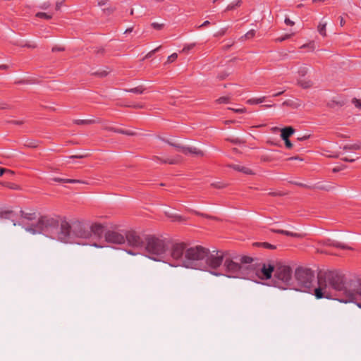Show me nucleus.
Instances as JSON below:
<instances>
[{"label": "nucleus", "instance_id": "8", "mask_svg": "<svg viewBox=\"0 0 361 361\" xmlns=\"http://www.w3.org/2000/svg\"><path fill=\"white\" fill-rule=\"evenodd\" d=\"M224 256L219 251H214L210 252L207 250V256L204 258L206 264L209 268L216 269L223 262Z\"/></svg>", "mask_w": 361, "mask_h": 361}, {"label": "nucleus", "instance_id": "33", "mask_svg": "<svg viewBox=\"0 0 361 361\" xmlns=\"http://www.w3.org/2000/svg\"><path fill=\"white\" fill-rule=\"evenodd\" d=\"M143 89L141 87H137L135 88H132L128 90V92L136 93V94H142L143 92Z\"/></svg>", "mask_w": 361, "mask_h": 361}, {"label": "nucleus", "instance_id": "44", "mask_svg": "<svg viewBox=\"0 0 361 361\" xmlns=\"http://www.w3.org/2000/svg\"><path fill=\"white\" fill-rule=\"evenodd\" d=\"M152 26L155 28V29H157V30H160L163 27L164 25L163 24H159V23H153L152 24Z\"/></svg>", "mask_w": 361, "mask_h": 361}, {"label": "nucleus", "instance_id": "47", "mask_svg": "<svg viewBox=\"0 0 361 361\" xmlns=\"http://www.w3.org/2000/svg\"><path fill=\"white\" fill-rule=\"evenodd\" d=\"M115 8L113 7H108L104 9V11L106 12L107 14H111L114 11Z\"/></svg>", "mask_w": 361, "mask_h": 361}, {"label": "nucleus", "instance_id": "21", "mask_svg": "<svg viewBox=\"0 0 361 361\" xmlns=\"http://www.w3.org/2000/svg\"><path fill=\"white\" fill-rule=\"evenodd\" d=\"M308 72L309 68L307 65H301L300 66L298 67L297 71V73L299 75L300 78L306 75Z\"/></svg>", "mask_w": 361, "mask_h": 361}, {"label": "nucleus", "instance_id": "42", "mask_svg": "<svg viewBox=\"0 0 361 361\" xmlns=\"http://www.w3.org/2000/svg\"><path fill=\"white\" fill-rule=\"evenodd\" d=\"M49 6H50L49 3L44 2V3L42 4L41 5H39V8L42 10H46L49 7Z\"/></svg>", "mask_w": 361, "mask_h": 361}, {"label": "nucleus", "instance_id": "55", "mask_svg": "<svg viewBox=\"0 0 361 361\" xmlns=\"http://www.w3.org/2000/svg\"><path fill=\"white\" fill-rule=\"evenodd\" d=\"M61 6H62V3L61 2H56V10L59 11L61 8Z\"/></svg>", "mask_w": 361, "mask_h": 361}, {"label": "nucleus", "instance_id": "48", "mask_svg": "<svg viewBox=\"0 0 361 361\" xmlns=\"http://www.w3.org/2000/svg\"><path fill=\"white\" fill-rule=\"evenodd\" d=\"M108 0H97V6H103L106 4Z\"/></svg>", "mask_w": 361, "mask_h": 361}, {"label": "nucleus", "instance_id": "18", "mask_svg": "<svg viewBox=\"0 0 361 361\" xmlns=\"http://www.w3.org/2000/svg\"><path fill=\"white\" fill-rule=\"evenodd\" d=\"M230 166L231 168H233L234 170L243 172V173H244L245 174H253L254 173L250 169H249L247 167H245V166H243L231 165Z\"/></svg>", "mask_w": 361, "mask_h": 361}, {"label": "nucleus", "instance_id": "32", "mask_svg": "<svg viewBox=\"0 0 361 361\" xmlns=\"http://www.w3.org/2000/svg\"><path fill=\"white\" fill-rule=\"evenodd\" d=\"M108 73L109 72L106 70H99L97 72L94 73L93 74H94L99 77H104V76L107 75Z\"/></svg>", "mask_w": 361, "mask_h": 361}, {"label": "nucleus", "instance_id": "16", "mask_svg": "<svg viewBox=\"0 0 361 361\" xmlns=\"http://www.w3.org/2000/svg\"><path fill=\"white\" fill-rule=\"evenodd\" d=\"M327 23L326 21H324V19H322L318 26H317V31L318 32L324 37H326V27Z\"/></svg>", "mask_w": 361, "mask_h": 361}, {"label": "nucleus", "instance_id": "10", "mask_svg": "<svg viewBox=\"0 0 361 361\" xmlns=\"http://www.w3.org/2000/svg\"><path fill=\"white\" fill-rule=\"evenodd\" d=\"M125 243L134 247H140L142 246V241L140 236L135 231H125Z\"/></svg>", "mask_w": 361, "mask_h": 361}, {"label": "nucleus", "instance_id": "4", "mask_svg": "<svg viewBox=\"0 0 361 361\" xmlns=\"http://www.w3.org/2000/svg\"><path fill=\"white\" fill-rule=\"evenodd\" d=\"M161 139L168 145L176 148V150H178V152H180L185 154H192L200 157L204 156L203 151H202L201 149H198L196 147L190 146L183 143L181 140L177 137H161Z\"/></svg>", "mask_w": 361, "mask_h": 361}, {"label": "nucleus", "instance_id": "58", "mask_svg": "<svg viewBox=\"0 0 361 361\" xmlns=\"http://www.w3.org/2000/svg\"><path fill=\"white\" fill-rule=\"evenodd\" d=\"M340 25L341 26H343L345 24V20L343 17H340Z\"/></svg>", "mask_w": 361, "mask_h": 361}, {"label": "nucleus", "instance_id": "26", "mask_svg": "<svg viewBox=\"0 0 361 361\" xmlns=\"http://www.w3.org/2000/svg\"><path fill=\"white\" fill-rule=\"evenodd\" d=\"M265 100V97H260V98H252V99H250L247 101V103L249 104H259V103H262Z\"/></svg>", "mask_w": 361, "mask_h": 361}, {"label": "nucleus", "instance_id": "63", "mask_svg": "<svg viewBox=\"0 0 361 361\" xmlns=\"http://www.w3.org/2000/svg\"><path fill=\"white\" fill-rule=\"evenodd\" d=\"M0 109H6V105L4 104H0Z\"/></svg>", "mask_w": 361, "mask_h": 361}, {"label": "nucleus", "instance_id": "30", "mask_svg": "<svg viewBox=\"0 0 361 361\" xmlns=\"http://www.w3.org/2000/svg\"><path fill=\"white\" fill-rule=\"evenodd\" d=\"M230 100V97H221L216 99V102L219 104H226L228 103Z\"/></svg>", "mask_w": 361, "mask_h": 361}, {"label": "nucleus", "instance_id": "31", "mask_svg": "<svg viewBox=\"0 0 361 361\" xmlns=\"http://www.w3.org/2000/svg\"><path fill=\"white\" fill-rule=\"evenodd\" d=\"M11 214L12 212L9 210L0 212V219H8Z\"/></svg>", "mask_w": 361, "mask_h": 361}, {"label": "nucleus", "instance_id": "38", "mask_svg": "<svg viewBox=\"0 0 361 361\" xmlns=\"http://www.w3.org/2000/svg\"><path fill=\"white\" fill-rule=\"evenodd\" d=\"M4 173H8L9 174H13V171L4 169V168H0V176H2Z\"/></svg>", "mask_w": 361, "mask_h": 361}, {"label": "nucleus", "instance_id": "61", "mask_svg": "<svg viewBox=\"0 0 361 361\" xmlns=\"http://www.w3.org/2000/svg\"><path fill=\"white\" fill-rule=\"evenodd\" d=\"M12 123H13L15 124L20 125V124H22L23 123V121H12Z\"/></svg>", "mask_w": 361, "mask_h": 361}, {"label": "nucleus", "instance_id": "64", "mask_svg": "<svg viewBox=\"0 0 361 361\" xmlns=\"http://www.w3.org/2000/svg\"><path fill=\"white\" fill-rule=\"evenodd\" d=\"M283 93V91H281V92H277V93L274 94L273 96L274 97H278V96L282 94Z\"/></svg>", "mask_w": 361, "mask_h": 361}, {"label": "nucleus", "instance_id": "6", "mask_svg": "<svg viewBox=\"0 0 361 361\" xmlns=\"http://www.w3.org/2000/svg\"><path fill=\"white\" fill-rule=\"evenodd\" d=\"M295 276L302 287L309 288L314 275L311 269L299 267L295 270Z\"/></svg>", "mask_w": 361, "mask_h": 361}, {"label": "nucleus", "instance_id": "11", "mask_svg": "<svg viewBox=\"0 0 361 361\" xmlns=\"http://www.w3.org/2000/svg\"><path fill=\"white\" fill-rule=\"evenodd\" d=\"M72 238L71 226L67 221H62L61 224L60 231L59 233V240L61 242H68Z\"/></svg>", "mask_w": 361, "mask_h": 361}, {"label": "nucleus", "instance_id": "37", "mask_svg": "<svg viewBox=\"0 0 361 361\" xmlns=\"http://www.w3.org/2000/svg\"><path fill=\"white\" fill-rule=\"evenodd\" d=\"M352 102L353 104L358 109H360L361 107V100L360 99H356V98H354L353 100H352Z\"/></svg>", "mask_w": 361, "mask_h": 361}, {"label": "nucleus", "instance_id": "14", "mask_svg": "<svg viewBox=\"0 0 361 361\" xmlns=\"http://www.w3.org/2000/svg\"><path fill=\"white\" fill-rule=\"evenodd\" d=\"M281 137L282 140H286L294 133L295 130L292 127L288 126L281 129Z\"/></svg>", "mask_w": 361, "mask_h": 361}, {"label": "nucleus", "instance_id": "9", "mask_svg": "<svg viewBox=\"0 0 361 361\" xmlns=\"http://www.w3.org/2000/svg\"><path fill=\"white\" fill-rule=\"evenodd\" d=\"M125 231H108L105 233V240L109 243L121 245L125 243Z\"/></svg>", "mask_w": 361, "mask_h": 361}, {"label": "nucleus", "instance_id": "53", "mask_svg": "<svg viewBox=\"0 0 361 361\" xmlns=\"http://www.w3.org/2000/svg\"><path fill=\"white\" fill-rule=\"evenodd\" d=\"M155 52L156 50H152L145 56L144 59L151 57Z\"/></svg>", "mask_w": 361, "mask_h": 361}, {"label": "nucleus", "instance_id": "24", "mask_svg": "<svg viewBox=\"0 0 361 361\" xmlns=\"http://www.w3.org/2000/svg\"><path fill=\"white\" fill-rule=\"evenodd\" d=\"M274 232L284 234L292 237H300V235L296 233L290 232L284 230H273Z\"/></svg>", "mask_w": 361, "mask_h": 361}, {"label": "nucleus", "instance_id": "29", "mask_svg": "<svg viewBox=\"0 0 361 361\" xmlns=\"http://www.w3.org/2000/svg\"><path fill=\"white\" fill-rule=\"evenodd\" d=\"M54 180L55 181H61V182H63V183H78V182H80L79 180H75V179H61V178H54Z\"/></svg>", "mask_w": 361, "mask_h": 361}, {"label": "nucleus", "instance_id": "3", "mask_svg": "<svg viewBox=\"0 0 361 361\" xmlns=\"http://www.w3.org/2000/svg\"><path fill=\"white\" fill-rule=\"evenodd\" d=\"M145 250L149 258L160 260L159 257L165 252L166 246L164 240L155 237H149L147 239Z\"/></svg>", "mask_w": 361, "mask_h": 361}, {"label": "nucleus", "instance_id": "7", "mask_svg": "<svg viewBox=\"0 0 361 361\" xmlns=\"http://www.w3.org/2000/svg\"><path fill=\"white\" fill-rule=\"evenodd\" d=\"M224 267L227 272L233 274L235 277L244 276L247 270V267L233 262L231 259H226Z\"/></svg>", "mask_w": 361, "mask_h": 361}, {"label": "nucleus", "instance_id": "13", "mask_svg": "<svg viewBox=\"0 0 361 361\" xmlns=\"http://www.w3.org/2000/svg\"><path fill=\"white\" fill-rule=\"evenodd\" d=\"M56 221L53 219L42 217L35 226L38 233H42L48 229L49 226L55 225Z\"/></svg>", "mask_w": 361, "mask_h": 361}, {"label": "nucleus", "instance_id": "34", "mask_svg": "<svg viewBox=\"0 0 361 361\" xmlns=\"http://www.w3.org/2000/svg\"><path fill=\"white\" fill-rule=\"evenodd\" d=\"M20 213L21 217L26 219H29V220L32 219V216L31 214L26 213L22 210L20 211Z\"/></svg>", "mask_w": 361, "mask_h": 361}, {"label": "nucleus", "instance_id": "25", "mask_svg": "<svg viewBox=\"0 0 361 361\" xmlns=\"http://www.w3.org/2000/svg\"><path fill=\"white\" fill-rule=\"evenodd\" d=\"M240 262L241 265H244L248 268L247 264H249L252 262V258L247 256H243L240 258Z\"/></svg>", "mask_w": 361, "mask_h": 361}, {"label": "nucleus", "instance_id": "49", "mask_svg": "<svg viewBox=\"0 0 361 361\" xmlns=\"http://www.w3.org/2000/svg\"><path fill=\"white\" fill-rule=\"evenodd\" d=\"M285 23L289 26H293L294 25V22L288 18L285 19Z\"/></svg>", "mask_w": 361, "mask_h": 361}, {"label": "nucleus", "instance_id": "41", "mask_svg": "<svg viewBox=\"0 0 361 361\" xmlns=\"http://www.w3.org/2000/svg\"><path fill=\"white\" fill-rule=\"evenodd\" d=\"M292 35V34H287V35H285L283 37H279L278 39H276V41L277 42H283L287 39H288L289 37H290V36Z\"/></svg>", "mask_w": 361, "mask_h": 361}, {"label": "nucleus", "instance_id": "17", "mask_svg": "<svg viewBox=\"0 0 361 361\" xmlns=\"http://www.w3.org/2000/svg\"><path fill=\"white\" fill-rule=\"evenodd\" d=\"M91 231L94 235L100 236L103 233V226L99 224H94L91 226Z\"/></svg>", "mask_w": 361, "mask_h": 361}, {"label": "nucleus", "instance_id": "62", "mask_svg": "<svg viewBox=\"0 0 361 361\" xmlns=\"http://www.w3.org/2000/svg\"><path fill=\"white\" fill-rule=\"evenodd\" d=\"M105 129H106V130H108L114 131V130H115L116 128H112V127H109V126H106V127H105Z\"/></svg>", "mask_w": 361, "mask_h": 361}, {"label": "nucleus", "instance_id": "40", "mask_svg": "<svg viewBox=\"0 0 361 361\" xmlns=\"http://www.w3.org/2000/svg\"><path fill=\"white\" fill-rule=\"evenodd\" d=\"M195 44H188V45H186L183 47L182 51L183 52H187L190 49H192L194 47H195Z\"/></svg>", "mask_w": 361, "mask_h": 361}, {"label": "nucleus", "instance_id": "1", "mask_svg": "<svg viewBox=\"0 0 361 361\" xmlns=\"http://www.w3.org/2000/svg\"><path fill=\"white\" fill-rule=\"evenodd\" d=\"M317 299H333L343 296L340 301L348 302L361 298V279L345 283L344 276L336 272L321 274L318 276V287L314 290Z\"/></svg>", "mask_w": 361, "mask_h": 361}, {"label": "nucleus", "instance_id": "59", "mask_svg": "<svg viewBox=\"0 0 361 361\" xmlns=\"http://www.w3.org/2000/svg\"><path fill=\"white\" fill-rule=\"evenodd\" d=\"M264 247H267V248H271V249H272V248H274V246H273V245H270V244H269V243H264Z\"/></svg>", "mask_w": 361, "mask_h": 361}, {"label": "nucleus", "instance_id": "19", "mask_svg": "<svg viewBox=\"0 0 361 361\" xmlns=\"http://www.w3.org/2000/svg\"><path fill=\"white\" fill-rule=\"evenodd\" d=\"M298 84L302 88H309L312 86L313 82L307 78H299L298 79Z\"/></svg>", "mask_w": 361, "mask_h": 361}, {"label": "nucleus", "instance_id": "60", "mask_svg": "<svg viewBox=\"0 0 361 361\" xmlns=\"http://www.w3.org/2000/svg\"><path fill=\"white\" fill-rule=\"evenodd\" d=\"M63 48H57V47H53L52 51H63Z\"/></svg>", "mask_w": 361, "mask_h": 361}, {"label": "nucleus", "instance_id": "43", "mask_svg": "<svg viewBox=\"0 0 361 361\" xmlns=\"http://www.w3.org/2000/svg\"><path fill=\"white\" fill-rule=\"evenodd\" d=\"M230 110L235 112V113H244L245 112L246 109L245 108L242 109H233V108H229Z\"/></svg>", "mask_w": 361, "mask_h": 361}, {"label": "nucleus", "instance_id": "36", "mask_svg": "<svg viewBox=\"0 0 361 361\" xmlns=\"http://www.w3.org/2000/svg\"><path fill=\"white\" fill-rule=\"evenodd\" d=\"M26 231L32 233V234H36V233H38V232L37 231V228H35V226H32L30 227H27L25 228Z\"/></svg>", "mask_w": 361, "mask_h": 361}, {"label": "nucleus", "instance_id": "54", "mask_svg": "<svg viewBox=\"0 0 361 361\" xmlns=\"http://www.w3.org/2000/svg\"><path fill=\"white\" fill-rule=\"evenodd\" d=\"M210 24L209 21L206 20L204 21L201 25L199 26V27H206Z\"/></svg>", "mask_w": 361, "mask_h": 361}, {"label": "nucleus", "instance_id": "5", "mask_svg": "<svg viewBox=\"0 0 361 361\" xmlns=\"http://www.w3.org/2000/svg\"><path fill=\"white\" fill-rule=\"evenodd\" d=\"M274 276L283 283L288 284L292 278L290 267L281 262H276Z\"/></svg>", "mask_w": 361, "mask_h": 361}, {"label": "nucleus", "instance_id": "22", "mask_svg": "<svg viewBox=\"0 0 361 361\" xmlns=\"http://www.w3.org/2000/svg\"><path fill=\"white\" fill-rule=\"evenodd\" d=\"M73 122L77 125H90L97 123L95 120L92 119H76L74 120Z\"/></svg>", "mask_w": 361, "mask_h": 361}, {"label": "nucleus", "instance_id": "57", "mask_svg": "<svg viewBox=\"0 0 361 361\" xmlns=\"http://www.w3.org/2000/svg\"><path fill=\"white\" fill-rule=\"evenodd\" d=\"M114 132L118 133L123 134L124 130H123V129L116 128V129L114 130Z\"/></svg>", "mask_w": 361, "mask_h": 361}, {"label": "nucleus", "instance_id": "46", "mask_svg": "<svg viewBox=\"0 0 361 361\" xmlns=\"http://www.w3.org/2000/svg\"><path fill=\"white\" fill-rule=\"evenodd\" d=\"M226 32V28L221 29L216 33V36H223Z\"/></svg>", "mask_w": 361, "mask_h": 361}, {"label": "nucleus", "instance_id": "52", "mask_svg": "<svg viewBox=\"0 0 361 361\" xmlns=\"http://www.w3.org/2000/svg\"><path fill=\"white\" fill-rule=\"evenodd\" d=\"M79 237H81V238H87L88 235H89V233L83 231V232H81L80 234L78 235Z\"/></svg>", "mask_w": 361, "mask_h": 361}, {"label": "nucleus", "instance_id": "23", "mask_svg": "<svg viewBox=\"0 0 361 361\" xmlns=\"http://www.w3.org/2000/svg\"><path fill=\"white\" fill-rule=\"evenodd\" d=\"M361 148V143H355L353 145H346L343 147L345 150H358Z\"/></svg>", "mask_w": 361, "mask_h": 361}, {"label": "nucleus", "instance_id": "35", "mask_svg": "<svg viewBox=\"0 0 361 361\" xmlns=\"http://www.w3.org/2000/svg\"><path fill=\"white\" fill-rule=\"evenodd\" d=\"M178 58V54L176 53H173L170 55L167 59V63H171L174 61Z\"/></svg>", "mask_w": 361, "mask_h": 361}, {"label": "nucleus", "instance_id": "15", "mask_svg": "<svg viewBox=\"0 0 361 361\" xmlns=\"http://www.w3.org/2000/svg\"><path fill=\"white\" fill-rule=\"evenodd\" d=\"M154 160H159L162 163L169 164H177L180 161V157L178 156L176 159H161L158 157H154Z\"/></svg>", "mask_w": 361, "mask_h": 361}, {"label": "nucleus", "instance_id": "27", "mask_svg": "<svg viewBox=\"0 0 361 361\" xmlns=\"http://www.w3.org/2000/svg\"><path fill=\"white\" fill-rule=\"evenodd\" d=\"M241 3H242V1L241 0H235L233 2H232L231 4H230L227 8H226V11H230V10H233L234 9L235 7H238L241 5Z\"/></svg>", "mask_w": 361, "mask_h": 361}, {"label": "nucleus", "instance_id": "50", "mask_svg": "<svg viewBox=\"0 0 361 361\" xmlns=\"http://www.w3.org/2000/svg\"><path fill=\"white\" fill-rule=\"evenodd\" d=\"M212 185L214 188H222L224 187V185L220 183H212Z\"/></svg>", "mask_w": 361, "mask_h": 361}, {"label": "nucleus", "instance_id": "20", "mask_svg": "<svg viewBox=\"0 0 361 361\" xmlns=\"http://www.w3.org/2000/svg\"><path fill=\"white\" fill-rule=\"evenodd\" d=\"M53 15H54V13L53 12H48V13H46V12H38L35 14V16L37 18H43V19H45V20H50L53 17Z\"/></svg>", "mask_w": 361, "mask_h": 361}, {"label": "nucleus", "instance_id": "56", "mask_svg": "<svg viewBox=\"0 0 361 361\" xmlns=\"http://www.w3.org/2000/svg\"><path fill=\"white\" fill-rule=\"evenodd\" d=\"M310 137V135H304L302 137H299L298 139L299 140H307L308 138Z\"/></svg>", "mask_w": 361, "mask_h": 361}, {"label": "nucleus", "instance_id": "12", "mask_svg": "<svg viewBox=\"0 0 361 361\" xmlns=\"http://www.w3.org/2000/svg\"><path fill=\"white\" fill-rule=\"evenodd\" d=\"M276 263L274 262H268L264 263L260 269L261 275L259 276L263 279H269L271 278L273 272L275 271Z\"/></svg>", "mask_w": 361, "mask_h": 361}, {"label": "nucleus", "instance_id": "2", "mask_svg": "<svg viewBox=\"0 0 361 361\" xmlns=\"http://www.w3.org/2000/svg\"><path fill=\"white\" fill-rule=\"evenodd\" d=\"M171 256L177 267L200 269L199 264L206 257L207 249L202 246L188 248L184 243H177L173 245Z\"/></svg>", "mask_w": 361, "mask_h": 361}, {"label": "nucleus", "instance_id": "39", "mask_svg": "<svg viewBox=\"0 0 361 361\" xmlns=\"http://www.w3.org/2000/svg\"><path fill=\"white\" fill-rule=\"evenodd\" d=\"M88 156L87 154H79L71 156L70 158H75V159H83L86 158Z\"/></svg>", "mask_w": 361, "mask_h": 361}, {"label": "nucleus", "instance_id": "45", "mask_svg": "<svg viewBox=\"0 0 361 361\" xmlns=\"http://www.w3.org/2000/svg\"><path fill=\"white\" fill-rule=\"evenodd\" d=\"M284 142H285V145H286V147L288 148V149H291L293 147V144L291 143V142L289 140V139H286V140H283Z\"/></svg>", "mask_w": 361, "mask_h": 361}, {"label": "nucleus", "instance_id": "51", "mask_svg": "<svg viewBox=\"0 0 361 361\" xmlns=\"http://www.w3.org/2000/svg\"><path fill=\"white\" fill-rule=\"evenodd\" d=\"M123 134L127 135H135V133L131 130H124Z\"/></svg>", "mask_w": 361, "mask_h": 361}, {"label": "nucleus", "instance_id": "28", "mask_svg": "<svg viewBox=\"0 0 361 361\" xmlns=\"http://www.w3.org/2000/svg\"><path fill=\"white\" fill-rule=\"evenodd\" d=\"M255 35V30H251L248 31L244 36H243L241 38L242 39H247L252 38Z\"/></svg>", "mask_w": 361, "mask_h": 361}]
</instances>
